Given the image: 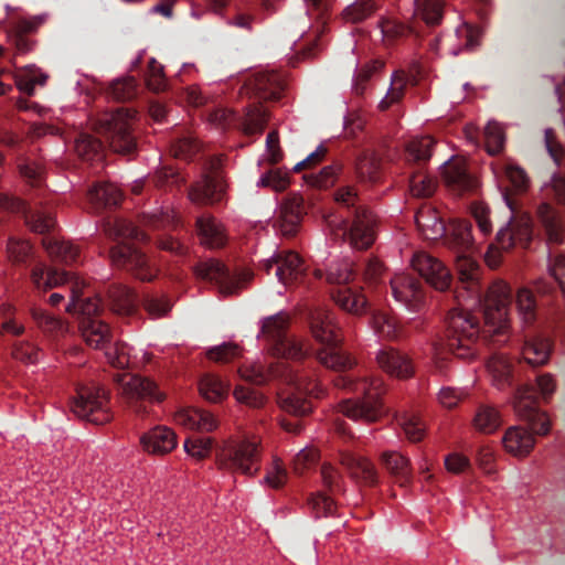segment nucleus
I'll return each instance as SVG.
<instances>
[{
  "label": "nucleus",
  "instance_id": "obj_23",
  "mask_svg": "<svg viewBox=\"0 0 565 565\" xmlns=\"http://www.w3.org/2000/svg\"><path fill=\"white\" fill-rule=\"evenodd\" d=\"M418 230L426 238L436 239L446 234V226L439 212L430 205H423L415 214Z\"/></svg>",
  "mask_w": 565,
  "mask_h": 565
},
{
  "label": "nucleus",
  "instance_id": "obj_4",
  "mask_svg": "<svg viewBox=\"0 0 565 565\" xmlns=\"http://www.w3.org/2000/svg\"><path fill=\"white\" fill-rule=\"evenodd\" d=\"M335 202L344 210L339 216L326 217L328 227L335 238L349 241L355 249H367L375 241L376 218L365 206L359 204L355 189L341 186L334 193Z\"/></svg>",
  "mask_w": 565,
  "mask_h": 565
},
{
  "label": "nucleus",
  "instance_id": "obj_1",
  "mask_svg": "<svg viewBox=\"0 0 565 565\" xmlns=\"http://www.w3.org/2000/svg\"><path fill=\"white\" fill-rule=\"evenodd\" d=\"M456 269L459 281L469 297L481 306L483 327L480 328L479 317L470 309L452 308L445 319V350L456 358L471 360L476 356L480 334L483 340L494 344L505 343L509 339V310L512 303V290L504 281H494L483 296L479 285V264L466 255L458 254ZM459 295L456 296L460 300Z\"/></svg>",
  "mask_w": 565,
  "mask_h": 565
},
{
  "label": "nucleus",
  "instance_id": "obj_13",
  "mask_svg": "<svg viewBox=\"0 0 565 565\" xmlns=\"http://www.w3.org/2000/svg\"><path fill=\"white\" fill-rule=\"evenodd\" d=\"M443 179L447 188L458 194L472 192L477 188V180L468 171L466 161L451 158L443 166Z\"/></svg>",
  "mask_w": 565,
  "mask_h": 565
},
{
  "label": "nucleus",
  "instance_id": "obj_6",
  "mask_svg": "<svg viewBox=\"0 0 565 565\" xmlns=\"http://www.w3.org/2000/svg\"><path fill=\"white\" fill-rule=\"evenodd\" d=\"M337 387L352 391L363 396L362 399H343L339 412L353 420L373 423L385 413L382 395L385 393L384 381L381 376L355 377L350 374H339L333 379Z\"/></svg>",
  "mask_w": 565,
  "mask_h": 565
},
{
  "label": "nucleus",
  "instance_id": "obj_22",
  "mask_svg": "<svg viewBox=\"0 0 565 565\" xmlns=\"http://www.w3.org/2000/svg\"><path fill=\"white\" fill-rule=\"evenodd\" d=\"M30 278L35 290L45 292L67 281V275L54 267L39 263L31 269Z\"/></svg>",
  "mask_w": 565,
  "mask_h": 565
},
{
  "label": "nucleus",
  "instance_id": "obj_11",
  "mask_svg": "<svg viewBox=\"0 0 565 565\" xmlns=\"http://www.w3.org/2000/svg\"><path fill=\"white\" fill-rule=\"evenodd\" d=\"M131 116L118 109L115 113H106L98 119V130L111 134L109 143L114 151L129 153L135 148V141L128 134Z\"/></svg>",
  "mask_w": 565,
  "mask_h": 565
},
{
  "label": "nucleus",
  "instance_id": "obj_54",
  "mask_svg": "<svg viewBox=\"0 0 565 565\" xmlns=\"http://www.w3.org/2000/svg\"><path fill=\"white\" fill-rule=\"evenodd\" d=\"M146 83L148 88L153 92H161L167 86V82L163 75V67L153 58L149 62L148 65Z\"/></svg>",
  "mask_w": 565,
  "mask_h": 565
},
{
  "label": "nucleus",
  "instance_id": "obj_42",
  "mask_svg": "<svg viewBox=\"0 0 565 565\" xmlns=\"http://www.w3.org/2000/svg\"><path fill=\"white\" fill-rule=\"evenodd\" d=\"M75 150L85 160H102V146L99 141L88 134H82L75 141Z\"/></svg>",
  "mask_w": 565,
  "mask_h": 565
},
{
  "label": "nucleus",
  "instance_id": "obj_63",
  "mask_svg": "<svg viewBox=\"0 0 565 565\" xmlns=\"http://www.w3.org/2000/svg\"><path fill=\"white\" fill-rule=\"evenodd\" d=\"M13 356L20 361L32 364L39 360L40 351L33 344L23 342L14 348Z\"/></svg>",
  "mask_w": 565,
  "mask_h": 565
},
{
  "label": "nucleus",
  "instance_id": "obj_39",
  "mask_svg": "<svg viewBox=\"0 0 565 565\" xmlns=\"http://www.w3.org/2000/svg\"><path fill=\"white\" fill-rule=\"evenodd\" d=\"M376 10L373 0H355L342 11L347 22L360 23L370 18Z\"/></svg>",
  "mask_w": 565,
  "mask_h": 565
},
{
  "label": "nucleus",
  "instance_id": "obj_33",
  "mask_svg": "<svg viewBox=\"0 0 565 565\" xmlns=\"http://www.w3.org/2000/svg\"><path fill=\"white\" fill-rule=\"evenodd\" d=\"M285 287L291 284L303 282L307 278V266L301 256L292 250L285 249Z\"/></svg>",
  "mask_w": 565,
  "mask_h": 565
},
{
  "label": "nucleus",
  "instance_id": "obj_40",
  "mask_svg": "<svg viewBox=\"0 0 565 565\" xmlns=\"http://www.w3.org/2000/svg\"><path fill=\"white\" fill-rule=\"evenodd\" d=\"M406 75L402 71H396L392 76L391 87L385 97L380 102L379 107L381 110L388 109L395 103H398L404 96L406 87Z\"/></svg>",
  "mask_w": 565,
  "mask_h": 565
},
{
  "label": "nucleus",
  "instance_id": "obj_31",
  "mask_svg": "<svg viewBox=\"0 0 565 565\" xmlns=\"http://www.w3.org/2000/svg\"><path fill=\"white\" fill-rule=\"evenodd\" d=\"M230 384L215 374H205L199 383L200 394L209 402H220L228 394Z\"/></svg>",
  "mask_w": 565,
  "mask_h": 565
},
{
  "label": "nucleus",
  "instance_id": "obj_12",
  "mask_svg": "<svg viewBox=\"0 0 565 565\" xmlns=\"http://www.w3.org/2000/svg\"><path fill=\"white\" fill-rule=\"evenodd\" d=\"M412 266L434 289L438 291L450 289L452 276L439 259L426 252H419L413 256Z\"/></svg>",
  "mask_w": 565,
  "mask_h": 565
},
{
  "label": "nucleus",
  "instance_id": "obj_9",
  "mask_svg": "<svg viewBox=\"0 0 565 565\" xmlns=\"http://www.w3.org/2000/svg\"><path fill=\"white\" fill-rule=\"evenodd\" d=\"M73 413L93 424L103 425L110 420L108 394L103 387H83L72 402Z\"/></svg>",
  "mask_w": 565,
  "mask_h": 565
},
{
  "label": "nucleus",
  "instance_id": "obj_17",
  "mask_svg": "<svg viewBox=\"0 0 565 565\" xmlns=\"http://www.w3.org/2000/svg\"><path fill=\"white\" fill-rule=\"evenodd\" d=\"M173 422L186 430L210 431L217 426L216 418L210 412L194 406L178 407Z\"/></svg>",
  "mask_w": 565,
  "mask_h": 565
},
{
  "label": "nucleus",
  "instance_id": "obj_7",
  "mask_svg": "<svg viewBox=\"0 0 565 565\" xmlns=\"http://www.w3.org/2000/svg\"><path fill=\"white\" fill-rule=\"evenodd\" d=\"M515 302L525 327L523 331L522 358L529 365H544L550 360L554 342L553 339L543 331L532 328L536 321L537 307L533 291L526 288L520 289Z\"/></svg>",
  "mask_w": 565,
  "mask_h": 565
},
{
  "label": "nucleus",
  "instance_id": "obj_3",
  "mask_svg": "<svg viewBox=\"0 0 565 565\" xmlns=\"http://www.w3.org/2000/svg\"><path fill=\"white\" fill-rule=\"evenodd\" d=\"M309 355V349L301 341L285 334V413L295 416L309 414L311 399L322 394L313 379Z\"/></svg>",
  "mask_w": 565,
  "mask_h": 565
},
{
  "label": "nucleus",
  "instance_id": "obj_32",
  "mask_svg": "<svg viewBox=\"0 0 565 565\" xmlns=\"http://www.w3.org/2000/svg\"><path fill=\"white\" fill-rule=\"evenodd\" d=\"M434 145L435 140L429 136L409 140L405 148L406 161L416 162L418 164L427 162L431 157Z\"/></svg>",
  "mask_w": 565,
  "mask_h": 565
},
{
  "label": "nucleus",
  "instance_id": "obj_59",
  "mask_svg": "<svg viewBox=\"0 0 565 565\" xmlns=\"http://www.w3.org/2000/svg\"><path fill=\"white\" fill-rule=\"evenodd\" d=\"M30 250V243L20 238H10L7 245L8 255L13 262H22Z\"/></svg>",
  "mask_w": 565,
  "mask_h": 565
},
{
  "label": "nucleus",
  "instance_id": "obj_61",
  "mask_svg": "<svg viewBox=\"0 0 565 565\" xmlns=\"http://www.w3.org/2000/svg\"><path fill=\"white\" fill-rule=\"evenodd\" d=\"M372 324L375 332L382 337L391 338L395 335L394 321L383 313L373 315Z\"/></svg>",
  "mask_w": 565,
  "mask_h": 565
},
{
  "label": "nucleus",
  "instance_id": "obj_49",
  "mask_svg": "<svg viewBox=\"0 0 565 565\" xmlns=\"http://www.w3.org/2000/svg\"><path fill=\"white\" fill-rule=\"evenodd\" d=\"M380 28L386 40L394 41L414 33L413 29L393 19H382Z\"/></svg>",
  "mask_w": 565,
  "mask_h": 565
},
{
  "label": "nucleus",
  "instance_id": "obj_52",
  "mask_svg": "<svg viewBox=\"0 0 565 565\" xmlns=\"http://www.w3.org/2000/svg\"><path fill=\"white\" fill-rule=\"evenodd\" d=\"M184 451L194 460H202L210 455V438H189L183 444Z\"/></svg>",
  "mask_w": 565,
  "mask_h": 565
},
{
  "label": "nucleus",
  "instance_id": "obj_58",
  "mask_svg": "<svg viewBox=\"0 0 565 565\" xmlns=\"http://www.w3.org/2000/svg\"><path fill=\"white\" fill-rule=\"evenodd\" d=\"M318 455L315 449H302L294 459V470L301 475L305 470L310 469L317 462Z\"/></svg>",
  "mask_w": 565,
  "mask_h": 565
},
{
  "label": "nucleus",
  "instance_id": "obj_44",
  "mask_svg": "<svg viewBox=\"0 0 565 565\" xmlns=\"http://www.w3.org/2000/svg\"><path fill=\"white\" fill-rule=\"evenodd\" d=\"M242 355V348L234 342L215 345L206 351V356L218 363H227Z\"/></svg>",
  "mask_w": 565,
  "mask_h": 565
},
{
  "label": "nucleus",
  "instance_id": "obj_55",
  "mask_svg": "<svg viewBox=\"0 0 565 565\" xmlns=\"http://www.w3.org/2000/svg\"><path fill=\"white\" fill-rule=\"evenodd\" d=\"M310 504L317 518L333 515L337 510L333 499L323 492L313 494Z\"/></svg>",
  "mask_w": 565,
  "mask_h": 565
},
{
  "label": "nucleus",
  "instance_id": "obj_48",
  "mask_svg": "<svg viewBox=\"0 0 565 565\" xmlns=\"http://www.w3.org/2000/svg\"><path fill=\"white\" fill-rule=\"evenodd\" d=\"M107 360L116 367H126L136 364L137 356L132 353V349L126 344L116 345L106 352Z\"/></svg>",
  "mask_w": 565,
  "mask_h": 565
},
{
  "label": "nucleus",
  "instance_id": "obj_41",
  "mask_svg": "<svg viewBox=\"0 0 565 565\" xmlns=\"http://www.w3.org/2000/svg\"><path fill=\"white\" fill-rule=\"evenodd\" d=\"M473 424L477 430L483 434L495 431L501 425L499 413L489 406L479 407Z\"/></svg>",
  "mask_w": 565,
  "mask_h": 565
},
{
  "label": "nucleus",
  "instance_id": "obj_43",
  "mask_svg": "<svg viewBox=\"0 0 565 565\" xmlns=\"http://www.w3.org/2000/svg\"><path fill=\"white\" fill-rule=\"evenodd\" d=\"M486 148L490 154H498L502 151L505 142V135L500 124L489 122L484 128Z\"/></svg>",
  "mask_w": 565,
  "mask_h": 565
},
{
  "label": "nucleus",
  "instance_id": "obj_47",
  "mask_svg": "<svg viewBox=\"0 0 565 565\" xmlns=\"http://www.w3.org/2000/svg\"><path fill=\"white\" fill-rule=\"evenodd\" d=\"M436 188V180L426 174L416 173L409 179V189L414 196L429 198L434 194Z\"/></svg>",
  "mask_w": 565,
  "mask_h": 565
},
{
  "label": "nucleus",
  "instance_id": "obj_50",
  "mask_svg": "<svg viewBox=\"0 0 565 565\" xmlns=\"http://www.w3.org/2000/svg\"><path fill=\"white\" fill-rule=\"evenodd\" d=\"M452 241L456 247L467 250L472 246L471 224L468 221H457L452 225Z\"/></svg>",
  "mask_w": 565,
  "mask_h": 565
},
{
  "label": "nucleus",
  "instance_id": "obj_60",
  "mask_svg": "<svg viewBox=\"0 0 565 565\" xmlns=\"http://www.w3.org/2000/svg\"><path fill=\"white\" fill-rule=\"evenodd\" d=\"M238 375L250 383L263 384L267 382L269 376L263 371L258 364L244 365L238 369Z\"/></svg>",
  "mask_w": 565,
  "mask_h": 565
},
{
  "label": "nucleus",
  "instance_id": "obj_5",
  "mask_svg": "<svg viewBox=\"0 0 565 565\" xmlns=\"http://www.w3.org/2000/svg\"><path fill=\"white\" fill-rule=\"evenodd\" d=\"M297 318L306 322L313 338L322 345L315 351L320 364L337 372H344L355 364L354 359L340 347V328L329 310L305 305L298 309Z\"/></svg>",
  "mask_w": 565,
  "mask_h": 565
},
{
  "label": "nucleus",
  "instance_id": "obj_26",
  "mask_svg": "<svg viewBox=\"0 0 565 565\" xmlns=\"http://www.w3.org/2000/svg\"><path fill=\"white\" fill-rule=\"evenodd\" d=\"M198 233L202 244L209 247H220L226 242L223 225L211 215H202L196 221Z\"/></svg>",
  "mask_w": 565,
  "mask_h": 565
},
{
  "label": "nucleus",
  "instance_id": "obj_46",
  "mask_svg": "<svg viewBox=\"0 0 565 565\" xmlns=\"http://www.w3.org/2000/svg\"><path fill=\"white\" fill-rule=\"evenodd\" d=\"M398 423L407 437L413 443L420 441L425 435V426L420 418L414 414H404Z\"/></svg>",
  "mask_w": 565,
  "mask_h": 565
},
{
  "label": "nucleus",
  "instance_id": "obj_53",
  "mask_svg": "<svg viewBox=\"0 0 565 565\" xmlns=\"http://www.w3.org/2000/svg\"><path fill=\"white\" fill-rule=\"evenodd\" d=\"M341 167L339 164L324 167L318 174L311 173L306 178L317 188H329L334 184Z\"/></svg>",
  "mask_w": 565,
  "mask_h": 565
},
{
  "label": "nucleus",
  "instance_id": "obj_14",
  "mask_svg": "<svg viewBox=\"0 0 565 565\" xmlns=\"http://www.w3.org/2000/svg\"><path fill=\"white\" fill-rule=\"evenodd\" d=\"M231 468L246 476L259 470V451L255 441L244 440L224 452Z\"/></svg>",
  "mask_w": 565,
  "mask_h": 565
},
{
  "label": "nucleus",
  "instance_id": "obj_19",
  "mask_svg": "<svg viewBox=\"0 0 565 565\" xmlns=\"http://www.w3.org/2000/svg\"><path fill=\"white\" fill-rule=\"evenodd\" d=\"M142 449L151 455H166L178 445L177 434L167 426H157L140 437Z\"/></svg>",
  "mask_w": 565,
  "mask_h": 565
},
{
  "label": "nucleus",
  "instance_id": "obj_45",
  "mask_svg": "<svg viewBox=\"0 0 565 565\" xmlns=\"http://www.w3.org/2000/svg\"><path fill=\"white\" fill-rule=\"evenodd\" d=\"M43 246L51 256H55L64 260L74 259L77 254L76 248L70 242L62 241L56 237L44 238Z\"/></svg>",
  "mask_w": 565,
  "mask_h": 565
},
{
  "label": "nucleus",
  "instance_id": "obj_28",
  "mask_svg": "<svg viewBox=\"0 0 565 565\" xmlns=\"http://www.w3.org/2000/svg\"><path fill=\"white\" fill-rule=\"evenodd\" d=\"M111 259L118 266L128 264L131 267L140 268L137 277L141 280H150L153 277L152 274H147L142 270L147 266V258L129 246L122 245L114 248L111 250Z\"/></svg>",
  "mask_w": 565,
  "mask_h": 565
},
{
  "label": "nucleus",
  "instance_id": "obj_34",
  "mask_svg": "<svg viewBox=\"0 0 565 565\" xmlns=\"http://www.w3.org/2000/svg\"><path fill=\"white\" fill-rule=\"evenodd\" d=\"M416 12L423 21L435 26L441 23L445 10L444 0H415Z\"/></svg>",
  "mask_w": 565,
  "mask_h": 565
},
{
  "label": "nucleus",
  "instance_id": "obj_8",
  "mask_svg": "<svg viewBox=\"0 0 565 565\" xmlns=\"http://www.w3.org/2000/svg\"><path fill=\"white\" fill-rule=\"evenodd\" d=\"M356 270L353 264L331 267L326 279L328 284L335 285L329 291L333 301L344 311L358 316L365 312L367 300L355 287L349 285L354 279Z\"/></svg>",
  "mask_w": 565,
  "mask_h": 565
},
{
  "label": "nucleus",
  "instance_id": "obj_25",
  "mask_svg": "<svg viewBox=\"0 0 565 565\" xmlns=\"http://www.w3.org/2000/svg\"><path fill=\"white\" fill-rule=\"evenodd\" d=\"M79 331L86 344L94 349H104L110 340L109 327L98 319L83 318Z\"/></svg>",
  "mask_w": 565,
  "mask_h": 565
},
{
  "label": "nucleus",
  "instance_id": "obj_24",
  "mask_svg": "<svg viewBox=\"0 0 565 565\" xmlns=\"http://www.w3.org/2000/svg\"><path fill=\"white\" fill-rule=\"evenodd\" d=\"M344 465L351 476L364 486H375L379 482V475L374 465L364 457L345 454L342 456Z\"/></svg>",
  "mask_w": 565,
  "mask_h": 565
},
{
  "label": "nucleus",
  "instance_id": "obj_2",
  "mask_svg": "<svg viewBox=\"0 0 565 565\" xmlns=\"http://www.w3.org/2000/svg\"><path fill=\"white\" fill-rule=\"evenodd\" d=\"M495 385L503 390L513 387L514 409L521 420L526 423L527 429L519 426L511 427L502 438L505 450L514 456L524 457L533 449L535 435H546L550 431V420L545 413L537 407V394L544 398L550 397L555 390V382L551 374L536 376V385L519 384L521 362L513 363L503 354H494L488 362Z\"/></svg>",
  "mask_w": 565,
  "mask_h": 565
},
{
  "label": "nucleus",
  "instance_id": "obj_62",
  "mask_svg": "<svg viewBox=\"0 0 565 565\" xmlns=\"http://www.w3.org/2000/svg\"><path fill=\"white\" fill-rule=\"evenodd\" d=\"M29 224L33 232L43 234L54 228L55 221L51 214L39 212L31 217Z\"/></svg>",
  "mask_w": 565,
  "mask_h": 565
},
{
  "label": "nucleus",
  "instance_id": "obj_36",
  "mask_svg": "<svg viewBox=\"0 0 565 565\" xmlns=\"http://www.w3.org/2000/svg\"><path fill=\"white\" fill-rule=\"evenodd\" d=\"M46 79V74L33 66H30L17 74V86L21 92L28 95H33L36 86H43Z\"/></svg>",
  "mask_w": 565,
  "mask_h": 565
},
{
  "label": "nucleus",
  "instance_id": "obj_29",
  "mask_svg": "<svg viewBox=\"0 0 565 565\" xmlns=\"http://www.w3.org/2000/svg\"><path fill=\"white\" fill-rule=\"evenodd\" d=\"M355 170L361 182L376 183L383 173L382 160L377 154L366 152L358 159Z\"/></svg>",
  "mask_w": 565,
  "mask_h": 565
},
{
  "label": "nucleus",
  "instance_id": "obj_35",
  "mask_svg": "<svg viewBox=\"0 0 565 565\" xmlns=\"http://www.w3.org/2000/svg\"><path fill=\"white\" fill-rule=\"evenodd\" d=\"M305 210L302 201L295 199L292 202L285 196V238L295 236L303 217Z\"/></svg>",
  "mask_w": 565,
  "mask_h": 565
},
{
  "label": "nucleus",
  "instance_id": "obj_20",
  "mask_svg": "<svg viewBox=\"0 0 565 565\" xmlns=\"http://www.w3.org/2000/svg\"><path fill=\"white\" fill-rule=\"evenodd\" d=\"M225 185L222 178L214 173L198 181L189 192V199L196 204H209L220 200Z\"/></svg>",
  "mask_w": 565,
  "mask_h": 565
},
{
  "label": "nucleus",
  "instance_id": "obj_38",
  "mask_svg": "<svg viewBox=\"0 0 565 565\" xmlns=\"http://www.w3.org/2000/svg\"><path fill=\"white\" fill-rule=\"evenodd\" d=\"M111 308L119 315H129L135 309V299L127 287L117 286L109 290Z\"/></svg>",
  "mask_w": 565,
  "mask_h": 565
},
{
  "label": "nucleus",
  "instance_id": "obj_18",
  "mask_svg": "<svg viewBox=\"0 0 565 565\" xmlns=\"http://www.w3.org/2000/svg\"><path fill=\"white\" fill-rule=\"evenodd\" d=\"M532 241V228L526 221L511 218L505 227L497 233V244L501 249L509 250L512 247L527 248Z\"/></svg>",
  "mask_w": 565,
  "mask_h": 565
},
{
  "label": "nucleus",
  "instance_id": "obj_37",
  "mask_svg": "<svg viewBox=\"0 0 565 565\" xmlns=\"http://www.w3.org/2000/svg\"><path fill=\"white\" fill-rule=\"evenodd\" d=\"M89 199L98 206L116 205L121 199V192L114 184H98L89 191Z\"/></svg>",
  "mask_w": 565,
  "mask_h": 565
},
{
  "label": "nucleus",
  "instance_id": "obj_15",
  "mask_svg": "<svg viewBox=\"0 0 565 565\" xmlns=\"http://www.w3.org/2000/svg\"><path fill=\"white\" fill-rule=\"evenodd\" d=\"M375 360L381 370L396 379L406 380L414 374V365L409 356L394 348L380 349Z\"/></svg>",
  "mask_w": 565,
  "mask_h": 565
},
{
  "label": "nucleus",
  "instance_id": "obj_16",
  "mask_svg": "<svg viewBox=\"0 0 565 565\" xmlns=\"http://www.w3.org/2000/svg\"><path fill=\"white\" fill-rule=\"evenodd\" d=\"M122 395L130 399H149L161 402L164 394L157 390L154 382L135 374H122L117 379Z\"/></svg>",
  "mask_w": 565,
  "mask_h": 565
},
{
  "label": "nucleus",
  "instance_id": "obj_10",
  "mask_svg": "<svg viewBox=\"0 0 565 565\" xmlns=\"http://www.w3.org/2000/svg\"><path fill=\"white\" fill-rule=\"evenodd\" d=\"M392 295L411 312H419L426 305V288L413 274H396L390 280Z\"/></svg>",
  "mask_w": 565,
  "mask_h": 565
},
{
  "label": "nucleus",
  "instance_id": "obj_30",
  "mask_svg": "<svg viewBox=\"0 0 565 565\" xmlns=\"http://www.w3.org/2000/svg\"><path fill=\"white\" fill-rule=\"evenodd\" d=\"M537 213L545 228L548 242L561 244L564 237V225L556 212L548 204H542Z\"/></svg>",
  "mask_w": 565,
  "mask_h": 565
},
{
  "label": "nucleus",
  "instance_id": "obj_51",
  "mask_svg": "<svg viewBox=\"0 0 565 565\" xmlns=\"http://www.w3.org/2000/svg\"><path fill=\"white\" fill-rule=\"evenodd\" d=\"M384 67V62L375 60L370 64L362 66L354 78V90L358 95H362L365 90V85L372 77V75Z\"/></svg>",
  "mask_w": 565,
  "mask_h": 565
},
{
  "label": "nucleus",
  "instance_id": "obj_56",
  "mask_svg": "<svg viewBox=\"0 0 565 565\" xmlns=\"http://www.w3.org/2000/svg\"><path fill=\"white\" fill-rule=\"evenodd\" d=\"M236 402L247 405L249 407H259L264 404V396L256 392L255 390H250L244 386H237L233 393Z\"/></svg>",
  "mask_w": 565,
  "mask_h": 565
},
{
  "label": "nucleus",
  "instance_id": "obj_57",
  "mask_svg": "<svg viewBox=\"0 0 565 565\" xmlns=\"http://www.w3.org/2000/svg\"><path fill=\"white\" fill-rule=\"evenodd\" d=\"M471 213L475 217L480 232L483 235H489L492 231V225L489 218L490 210L483 203L476 202L471 206Z\"/></svg>",
  "mask_w": 565,
  "mask_h": 565
},
{
  "label": "nucleus",
  "instance_id": "obj_64",
  "mask_svg": "<svg viewBox=\"0 0 565 565\" xmlns=\"http://www.w3.org/2000/svg\"><path fill=\"white\" fill-rule=\"evenodd\" d=\"M550 273L565 294V257L556 256L550 264Z\"/></svg>",
  "mask_w": 565,
  "mask_h": 565
},
{
  "label": "nucleus",
  "instance_id": "obj_27",
  "mask_svg": "<svg viewBox=\"0 0 565 565\" xmlns=\"http://www.w3.org/2000/svg\"><path fill=\"white\" fill-rule=\"evenodd\" d=\"M381 461L394 480L404 487L411 482L412 471L409 460L397 451H384Z\"/></svg>",
  "mask_w": 565,
  "mask_h": 565
},
{
  "label": "nucleus",
  "instance_id": "obj_21",
  "mask_svg": "<svg viewBox=\"0 0 565 565\" xmlns=\"http://www.w3.org/2000/svg\"><path fill=\"white\" fill-rule=\"evenodd\" d=\"M195 274L202 279L217 284L223 295H233L236 292V287L227 282L228 270L220 260L207 259L201 262L195 267Z\"/></svg>",
  "mask_w": 565,
  "mask_h": 565
}]
</instances>
